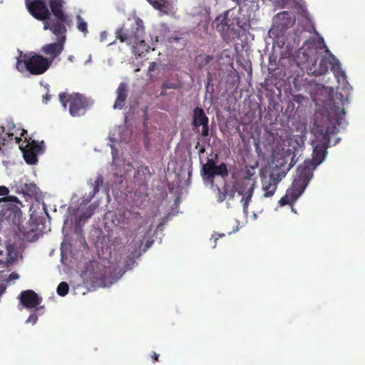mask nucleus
Segmentation results:
<instances>
[{"label": "nucleus", "mask_w": 365, "mask_h": 365, "mask_svg": "<svg viewBox=\"0 0 365 365\" xmlns=\"http://www.w3.org/2000/svg\"><path fill=\"white\" fill-rule=\"evenodd\" d=\"M225 235L224 233L222 234H217V233H215L214 235H212V237L215 239L214 242H215V245H214V247L216 246V242H217V240H218L219 237H225Z\"/></svg>", "instance_id": "e433bc0d"}, {"label": "nucleus", "mask_w": 365, "mask_h": 365, "mask_svg": "<svg viewBox=\"0 0 365 365\" xmlns=\"http://www.w3.org/2000/svg\"><path fill=\"white\" fill-rule=\"evenodd\" d=\"M103 177L101 175L98 176V178H96V180H95V182H94L95 185H94L93 195H94L96 192H98L99 186L103 184Z\"/></svg>", "instance_id": "7c9ffc66"}, {"label": "nucleus", "mask_w": 365, "mask_h": 365, "mask_svg": "<svg viewBox=\"0 0 365 365\" xmlns=\"http://www.w3.org/2000/svg\"><path fill=\"white\" fill-rule=\"evenodd\" d=\"M215 166H202V172L204 178L212 180L214 178V171Z\"/></svg>", "instance_id": "a878e982"}, {"label": "nucleus", "mask_w": 365, "mask_h": 365, "mask_svg": "<svg viewBox=\"0 0 365 365\" xmlns=\"http://www.w3.org/2000/svg\"><path fill=\"white\" fill-rule=\"evenodd\" d=\"M9 193V190L6 186H0V196L6 197Z\"/></svg>", "instance_id": "72a5a7b5"}, {"label": "nucleus", "mask_w": 365, "mask_h": 365, "mask_svg": "<svg viewBox=\"0 0 365 365\" xmlns=\"http://www.w3.org/2000/svg\"><path fill=\"white\" fill-rule=\"evenodd\" d=\"M10 278L16 279V278H18V274L16 273L12 272L10 274Z\"/></svg>", "instance_id": "c03bdc74"}, {"label": "nucleus", "mask_w": 365, "mask_h": 365, "mask_svg": "<svg viewBox=\"0 0 365 365\" xmlns=\"http://www.w3.org/2000/svg\"><path fill=\"white\" fill-rule=\"evenodd\" d=\"M76 19L78 30L82 32L84 35H86L88 33L87 23L83 20V19L80 15H78L76 16Z\"/></svg>", "instance_id": "b1692460"}, {"label": "nucleus", "mask_w": 365, "mask_h": 365, "mask_svg": "<svg viewBox=\"0 0 365 365\" xmlns=\"http://www.w3.org/2000/svg\"><path fill=\"white\" fill-rule=\"evenodd\" d=\"M344 115V108L335 105L331 106L330 109L327 110L326 114L323 115L322 118L324 119V121L322 123H319L317 115L312 129L314 139L311 143L313 148L312 159L305 160L297 170V172L305 179L310 181L313 177V171L324 160L327 154V148L329 147L330 136L336 133L338 127L343 125Z\"/></svg>", "instance_id": "f257e3e1"}, {"label": "nucleus", "mask_w": 365, "mask_h": 365, "mask_svg": "<svg viewBox=\"0 0 365 365\" xmlns=\"http://www.w3.org/2000/svg\"><path fill=\"white\" fill-rule=\"evenodd\" d=\"M217 189H218L217 201L219 202H222L225 200V198L227 197L226 191L225 189L223 191H221L219 187Z\"/></svg>", "instance_id": "2f4dec72"}, {"label": "nucleus", "mask_w": 365, "mask_h": 365, "mask_svg": "<svg viewBox=\"0 0 365 365\" xmlns=\"http://www.w3.org/2000/svg\"><path fill=\"white\" fill-rule=\"evenodd\" d=\"M156 63L155 62H151L148 67L149 71H153L155 68Z\"/></svg>", "instance_id": "a19ab883"}, {"label": "nucleus", "mask_w": 365, "mask_h": 365, "mask_svg": "<svg viewBox=\"0 0 365 365\" xmlns=\"http://www.w3.org/2000/svg\"><path fill=\"white\" fill-rule=\"evenodd\" d=\"M288 144L289 147H292V148H289L288 150H291L292 152L295 153V151L304 145V140L302 136L294 135L289 139Z\"/></svg>", "instance_id": "6ab92c4d"}, {"label": "nucleus", "mask_w": 365, "mask_h": 365, "mask_svg": "<svg viewBox=\"0 0 365 365\" xmlns=\"http://www.w3.org/2000/svg\"><path fill=\"white\" fill-rule=\"evenodd\" d=\"M212 60V57L210 55H200L197 58V61L198 63V68H200V69L203 68Z\"/></svg>", "instance_id": "393cba45"}, {"label": "nucleus", "mask_w": 365, "mask_h": 365, "mask_svg": "<svg viewBox=\"0 0 365 365\" xmlns=\"http://www.w3.org/2000/svg\"><path fill=\"white\" fill-rule=\"evenodd\" d=\"M115 34L120 42H125L132 46L135 55L140 56L144 52L148 51V46L144 39L145 27L140 19H138L135 24L129 29L122 27L117 29Z\"/></svg>", "instance_id": "f03ea898"}, {"label": "nucleus", "mask_w": 365, "mask_h": 365, "mask_svg": "<svg viewBox=\"0 0 365 365\" xmlns=\"http://www.w3.org/2000/svg\"><path fill=\"white\" fill-rule=\"evenodd\" d=\"M50 99H51V96L48 93H46L44 97L45 103H47Z\"/></svg>", "instance_id": "37998d69"}, {"label": "nucleus", "mask_w": 365, "mask_h": 365, "mask_svg": "<svg viewBox=\"0 0 365 365\" xmlns=\"http://www.w3.org/2000/svg\"><path fill=\"white\" fill-rule=\"evenodd\" d=\"M51 14L55 17L50 18L49 21L43 22V29L50 30L54 35L66 34L67 29L66 25L70 23L69 16L63 11V0H49Z\"/></svg>", "instance_id": "7ed1b4c3"}, {"label": "nucleus", "mask_w": 365, "mask_h": 365, "mask_svg": "<svg viewBox=\"0 0 365 365\" xmlns=\"http://www.w3.org/2000/svg\"><path fill=\"white\" fill-rule=\"evenodd\" d=\"M3 202H4L3 197L0 198V203Z\"/></svg>", "instance_id": "3c124183"}, {"label": "nucleus", "mask_w": 365, "mask_h": 365, "mask_svg": "<svg viewBox=\"0 0 365 365\" xmlns=\"http://www.w3.org/2000/svg\"><path fill=\"white\" fill-rule=\"evenodd\" d=\"M58 41L56 43H48L43 46L41 51L46 55L50 56L49 59H53L59 56L63 50V44L66 40V34L58 35Z\"/></svg>", "instance_id": "dca6fc26"}, {"label": "nucleus", "mask_w": 365, "mask_h": 365, "mask_svg": "<svg viewBox=\"0 0 365 365\" xmlns=\"http://www.w3.org/2000/svg\"><path fill=\"white\" fill-rule=\"evenodd\" d=\"M202 166H216L215 161L214 159L208 158L207 163Z\"/></svg>", "instance_id": "4c0bfd02"}, {"label": "nucleus", "mask_w": 365, "mask_h": 365, "mask_svg": "<svg viewBox=\"0 0 365 365\" xmlns=\"http://www.w3.org/2000/svg\"><path fill=\"white\" fill-rule=\"evenodd\" d=\"M309 182V180L296 172L292 186L287 190L285 195L279 200V205L280 206L292 205L304 192Z\"/></svg>", "instance_id": "423d86ee"}, {"label": "nucleus", "mask_w": 365, "mask_h": 365, "mask_svg": "<svg viewBox=\"0 0 365 365\" xmlns=\"http://www.w3.org/2000/svg\"><path fill=\"white\" fill-rule=\"evenodd\" d=\"M229 170L227 169V166L225 163H222L219 165H216L214 171V177L216 175L221 176L222 178H225L228 175Z\"/></svg>", "instance_id": "4be33fe9"}, {"label": "nucleus", "mask_w": 365, "mask_h": 365, "mask_svg": "<svg viewBox=\"0 0 365 365\" xmlns=\"http://www.w3.org/2000/svg\"><path fill=\"white\" fill-rule=\"evenodd\" d=\"M128 87L127 83L121 82L116 90V99L115 101L113 108L123 109L125 105V101L128 97Z\"/></svg>", "instance_id": "f3484780"}, {"label": "nucleus", "mask_w": 365, "mask_h": 365, "mask_svg": "<svg viewBox=\"0 0 365 365\" xmlns=\"http://www.w3.org/2000/svg\"><path fill=\"white\" fill-rule=\"evenodd\" d=\"M224 187L226 191L227 196H228L230 199L234 198L235 192H237V190H235L234 187V183L232 184V187L230 190L228 188V185L227 184L225 185Z\"/></svg>", "instance_id": "c756f323"}, {"label": "nucleus", "mask_w": 365, "mask_h": 365, "mask_svg": "<svg viewBox=\"0 0 365 365\" xmlns=\"http://www.w3.org/2000/svg\"><path fill=\"white\" fill-rule=\"evenodd\" d=\"M96 209V207L95 205H89L86 210L79 216V221H85L91 217Z\"/></svg>", "instance_id": "bb28decb"}, {"label": "nucleus", "mask_w": 365, "mask_h": 365, "mask_svg": "<svg viewBox=\"0 0 365 365\" xmlns=\"http://www.w3.org/2000/svg\"><path fill=\"white\" fill-rule=\"evenodd\" d=\"M69 286L67 282H62L57 287V294L59 296L64 297L68 293Z\"/></svg>", "instance_id": "cd10ccee"}, {"label": "nucleus", "mask_w": 365, "mask_h": 365, "mask_svg": "<svg viewBox=\"0 0 365 365\" xmlns=\"http://www.w3.org/2000/svg\"><path fill=\"white\" fill-rule=\"evenodd\" d=\"M27 8L30 14L37 20L49 21L51 12L43 1L34 0L27 4Z\"/></svg>", "instance_id": "f8f14e48"}, {"label": "nucleus", "mask_w": 365, "mask_h": 365, "mask_svg": "<svg viewBox=\"0 0 365 365\" xmlns=\"http://www.w3.org/2000/svg\"><path fill=\"white\" fill-rule=\"evenodd\" d=\"M27 133V130L25 129H21V132L20 133L21 137H15V140L16 143H19L21 140V137H24L25 134Z\"/></svg>", "instance_id": "c9c22d12"}, {"label": "nucleus", "mask_w": 365, "mask_h": 365, "mask_svg": "<svg viewBox=\"0 0 365 365\" xmlns=\"http://www.w3.org/2000/svg\"><path fill=\"white\" fill-rule=\"evenodd\" d=\"M296 157V153L292 152L291 150H287L281 153H278L274 157L273 163L274 166L272 172L281 173L292 165L291 169L297 161Z\"/></svg>", "instance_id": "9b49d317"}, {"label": "nucleus", "mask_w": 365, "mask_h": 365, "mask_svg": "<svg viewBox=\"0 0 365 365\" xmlns=\"http://www.w3.org/2000/svg\"><path fill=\"white\" fill-rule=\"evenodd\" d=\"M316 62L317 61L314 60L312 66L307 68L309 74H312L315 76H322L328 71V65L329 64L332 66L331 69L335 73L336 77L339 78V74L345 76L344 73L341 70L339 62L333 55L330 56H324L321 59L318 68H315Z\"/></svg>", "instance_id": "6e6552de"}, {"label": "nucleus", "mask_w": 365, "mask_h": 365, "mask_svg": "<svg viewBox=\"0 0 365 365\" xmlns=\"http://www.w3.org/2000/svg\"><path fill=\"white\" fill-rule=\"evenodd\" d=\"M21 217L22 212L15 205L5 207L0 211V221L1 223L11 227H17L19 232H23L20 226Z\"/></svg>", "instance_id": "1a4fd4ad"}, {"label": "nucleus", "mask_w": 365, "mask_h": 365, "mask_svg": "<svg viewBox=\"0 0 365 365\" xmlns=\"http://www.w3.org/2000/svg\"><path fill=\"white\" fill-rule=\"evenodd\" d=\"M22 59H18L16 68L20 72L27 70L32 75L44 73L52 63V59L45 58L41 55L30 52L21 56Z\"/></svg>", "instance_id": "20e7f679"}, {"label": "nucleus", "mask_w": 365, "mask_h": 365, "mask_svg": "<svg viewBox=\"0 0 365 365\" xmlns=\"http://www.w3.org/2000/svg\"><path fill=\"white\" fill-rule=\"evenodd\" d=\"M294 23L295 16L289 11L279 13L274 19V26L280 33H283L289 28H291Z\"/></svg>", "instance_id": "4468645a"}, {"label": "nucleus", "mask_w": 365, "mask_h": 365, "mask_svg": "<svg viewBox=\"0 0 365 365\" xmlns=\"http://www.w3.org/2000/svg\"><path fill=\"white\" fill-rule=\"evenodd\" d=\"M152 359H153V362H156V361H158V359H159V355L155 353V352H153V354L151 356Z\"/></svg>", "instance_id": "ea45409f"}, {"label": "nucleus", "mask_w": 365, "mask_h": 365, "mask_svg": "<svg viewBox=\"0 0 365 365\" xmlns=\"http://www.w3.org/2000/svg\"><path fill=\"white\" fill-rule=\"evenodd\" d=\"M239 26L242 29H243L245 31H246L250 27V24H246V23L243 24V25H239Z\"/></svg>", "instance_id": "79ce46f5"}, {"label": "nucleus", "mask_w": 365, "mask_h": 365, "mask_svg": "<svg viewBox=\"0 0 365 365\" xmlns=\"http://www.w3.org/2000/svg\"><path fill=\"white\" fill-rule=\"evenodd\" d=\"M143 172L144 173L145 171L149 173V168L148 166H141L140 168H138V174H140V172Z\"/></svg>", "instance_id": "58836bf2"}, {"label": "nucleus", "mask_w": 365, "mask_h": 365, "mask_svg": "<svg viewBox=\"0 0 365 365\" xmlns=\"http://www.w3.org/2000/svg\"><path fill=\"white\" fill-rule=\"evenodd\" d=\"M105 275H106L105 273H101L100 276H99V278L103 277H105Z\"/></svg>", "instance_id": "09e8293b"}, {"label": "nucleus", "mask_w": 365, "mask_h": 365, "mask_svg": "<svg viewBox=\"0 0 365 365\" xmlns=\"http://www.w3.org/2000/svg\"><path fill=\"white\" fill-rule=\"evenodd\" d=\"M180 88L181 86L180 83L173 82H165L163 83L161 86L160 96H165V92L168 89H179Z\"/></svg>", "instance_id": "5701e85b"}, {"label": "nucleus", "mask_w": 365, "mask_h": 365, "mask_svg": "<svg viewBox=\"0 0 365 365\" xmlns=\"http://www.w3.org/2000/svg\"><path fill=\"white\" fill-rule=\"evenodd\" d=\"M21 192L24 195L34 197L38 194V187L33 182L24 183L21 186Z\"/></svg>", "instance_id": "a211bd4d"}, {"label": "nucleus", "mask_w": 365, "mask_h": 365, "mask_svg": "<svg viewBox=\"0 0 365 365\" xmlns=\"http://www.w3.org/2000/svg\"><path fill=\"white\" fill-rule=\"evenodd\" d=\"M222 24L223 25H227V19L226 17H224L222 20Z\"/></svg>", "instance_id": "a18cd8bd"}, {"label": "nucleus", "mask_w": 365, "mask_h": 365, "mask_svg": "<svg viewBox=\"0 0 365 365\" xmlns=\"http://www.w3.org/2000/svg\"><path fill=\"white\" fill-rule=\"evenodd\" d=\"M19 298L22 305L27 309H38V306L42 302V298L31 289L22 291Z\"/></svg>", "instance_id": "2eb2a0df"}, {"label": "nucleus", "mask_w": 365, "mask_h": 365, "mask_svg": "<svg viewBox=\"0 0 365 365\" xmlns=\"http://www.w3.org/2000/svg\"><path fill=\"white\" fill-rule=\"evenodd\" d=\"M209 119L206 115L204 110L202 108L196 107L193 110L192 115V125L194 128H197V132H199L198 128L202 126V132L200 133L202 137H207L209 135Z\"/></svg>", "instance_id": "ddd939ff"}, {"label": "nucleus", "mask_w": 365, "mask_h": 365, "mask_svg": "<svg viewBox=\"0 0 365 365\" xmlns=\"http://www.w3.org/2000/svg\"><path fill=\"white\" fill-rule=\"evenodd\" d=\"M256 186V182L251 178H242L234 181V187L237 192L242 195L241 201L243 202V211L246 214L248 212V207L252 200L254 190Z\"/></svg>", "instance_id": "0eeeda50"}, {"label": "nucleus", "mask_w": 365, "mask_h": 365, "mask_svg": "<svg viewBox=\"0 0 365 365\" xmlns=\"http://www.w3.org/2000/svg\"><path fill=\"white\" fill-rule=\"evenodd\" d=\"M43 141H41L40 143H38L36 140H31V142L28 143L26 148H28L29 150H31L34 153H36V154L38 155V153L43 152Z\"/></svg>", "instance_id": "412c9836"}, {"label": "nucleus", "mask_w": 365, "mask_h": 365, "mask_svg": "<svg viewBox=\"0 0 365 365\" xmlns=\"http://www.w3.org/2000/svg\"><path fill=\"white\" fill-rule=\"evenodd\" d=\"M291 166L292 165L281 173L272 172L268 177L262 178V189L264 191V197H270L274 194L278 183L285 177Z\"/></svg>", "instance_id": "9d476101"}, {"label": "nucleus", "mask_w": 365, "mask_h": 365, "mask_svg": "<svg viewBox=\"0 0 365 365\" xmlns=\"http://www.w3.org/2000/svg\"><path fill=\"white\" fill-rule=\"evenodd\" d=\"M24 153V158L26 163L29 165H34L38 161L37 155L36 153H34L31 150H29L28 148H25L23 151Z\"/></svg>", "instance_id": "aec40b11"}, {"label": "nucleus", "mask_w": 365, "mask_h": 365, "mask_svg": "<svg viewBox=\"0 0 365 365\" xmlns=\"http://www.w3.org/2000/svg\"><path fill=\"white\" fill-rule=\"evenodd\" d=\"M130 260L131 261V262L133 264L134 263V259H133V257L130 258Z\"/></svg>", "instance_id": "8fccbe9b"}, {"label": "nucleus", "mask_w": 365, "mask_h": 365, "mask_svg": "<svg viewBox=\"0 0 365 365\" xmlns=\"http://www.w3.org/2000/svg\"><path fill=\"white\" fill-rule=\"evenodd\" d=\"M38 320V316L36 313H32L28 319L26 320V323L31 322L33 324H35Z\"/></svg>", "instance_id": "473e14b6"}, {"label": "nucleus", "mask_w": 365, "mask_h": 365, "mask_svg": "<svg viewBox=\"0 0 365 365\" xmlns=\"http://www.w3.org/2000/svg\"><path fill=\"white\" fill-rule=\"evenodd\" d=\"M205 148L204 147H202L200 149V153H204L205 152Z\"/></svg>", "instance_id": "de8ad7c7"}, {"label": "nucleus", "mask_w": 365, "mask_h": 365, "mask_svg": "<svg viewBox=\"0 0 365 365\" xmlns=\"http://www.w3.org/2000/svg\"><path fill=\"white\" fill-rule=\"evenodd\" d=\"M95 264H96V267H98L99 266H101V264H100L98 262L95 263Z\"/></svg>", "instance_id": "603ef678"}, {"label": "nucleus", "mask_w": 365, "mask_h": 365, "mask_svg": "<svg viewBox=\"0 0 365 365\" xmlns=\"http://www.w3.org/2000/svg\"><path fill=\"white\" fill-rule=\"evenodd\" d=\"M3 199H4V202H8V201L19 202V199L16 196H8V195H6V197H3Z\"/></svg>", "instance_id": "f704fd0d"}, {"label": "nucleus", "mask_w": 365, "mask_h": 365, "mask_svg": "<svg viewBox=\"0 0 365 365\" xmlns=\"http://www.w3.org/2000/svg\"><path fill=\"white\" fill-rule=\"evenodd\" d=\"M59 101L64 108H66L68 104V110L73 117L83 115L91 106L89 99L78 93H60Z\"/></svg>", "instance_id": "39448f33"}, {"label": "nucleus", "mask_w": 365, "mask_h": 365, "mask_svg": "<svg viewBox=\"0 0 365 365\" xmlns=\"http://www.w3.org/2000/svg\"><path fill=\"white\" fill-rule=\"evenodd\" d=\"M153 7L159 11H164L165 9V4L162 0H148Z\"/></svg>", "instance_id": "c85d7f7f"}, {"label": "nucleus", "mask_w": 365, "mask_h": 365, "mask_svg": "<svg viewBox=\"0 0 365 365\" xmlns=\"http://www.w3.org/2000/svg\"><path fill=\"white\" fill-rule=\"evenodd\" d=\"M9 137L12 138L14 136V133H7Z\"/></svg>", "instance_id": "49530a36"}]
</instances>
